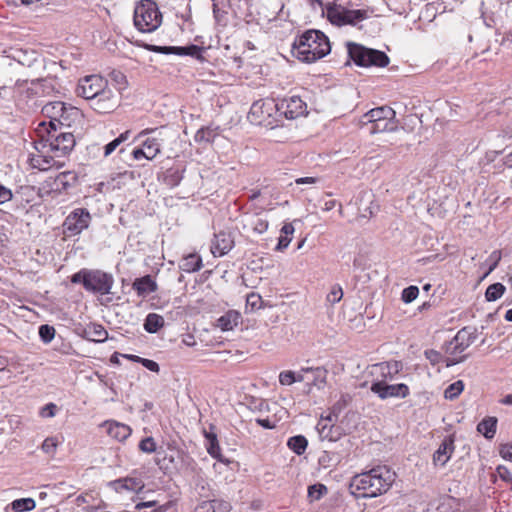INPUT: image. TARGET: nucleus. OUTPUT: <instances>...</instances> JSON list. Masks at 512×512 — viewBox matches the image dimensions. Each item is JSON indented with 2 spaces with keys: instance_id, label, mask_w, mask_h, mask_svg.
Returning a JSON list of instances; mask_svg holds the SVG:
<instances>
[{
  "instance_id": "nucleus-1",
  "label": "nucleus",
  "mask_w": 512,
  "mask_h": 512,
  "mask_svg": "<svg viewBox=\"0 0 512 512\" xmlns=\"http://www.w3.org/2000/svg\"><path fill=\"white\" fill-rule=\"evenodd\" d=\"M68 127L54 122L39 124L36 131L38 139L33 142L35 151L28 157L31 168L47 171L64 165L62 158L69 155L76 144L73 133L66 130Z\"/></svg>"
},
{
  "instance_id": "nucleus-2",
  "label": "nucleus",
  "mask_w": 512,
  "mask_h": 512,
  "mask_svg": "<svg viewBox=\"0 0 512 512\" xmlns=\"http://www.w3.org/2000/svg\"><path fill=\"white\" fill-rule=\"evenodd\" d=\"M396 473L388 466L379 465L368 471L354 475L350 481V491L357 498H375L386 493L394 483Z\"/></svg>"
},
{
  "instance_id": "nucleus-3",
  "label": "nucleus",
  "mask_w": 512,
  "mask_h": 512,
  "mask_svg": "<svg viewBox=\"0 0 512 512\" xmlns=\"http://www.w3.org/2000/svg\"><path fill=\"white\" fill-rule=\"evenodd\" d=\"M331 51L328 37L319 30H307L297 37L292 45L293 55L306 63L315 62Z\"/></svg>"
},
{
  "instance_id": "nucleus-4",
  "label": "nucleus",
  "mask_w": 512,
  "mask_h": 512,
  "mask_svg": "<svg viewBox=\"0 0 512 512\" xmlns=\"http://www.w3.org/2000/svg\"><path fill=\"white\" fill-rule=\"evenodd\" d=\"M380 371L382 379L374 380L371 383L370 390L380 399L405 398L409 395V387L404 383L388 384L399 372L400 364L398 362H382L375 365Z\"/></svg>"
},
{
  "instance_id": "nucleus-5",
  "label": "nucleus",
  "mask_w": 512,
  "mask_h": 512,
  "mask_svg": "<svg viewBox=\"0 0 512 512\" xmlns=\"http://www.w3.org/2000/svg\"><path fill=\"white\" fill-rule=\"evenodd\" d=\"M73 284H82L88 292L108 295L114 285L113 275L99 269L83 268L70 277Z\"/></svg>"
},
{
  "instance_id": "nucleus-6",
  "label": "nucleus",
  "mask_w": 512,
  "mask_h": 512,
  "mask_svg": "<svg viewBox=\"0 0 512 512\" xmlns=\"http://www.w3.org/2000/svg\"><path fill=\"white\" fill-rule=\"evenodd\" d=\"M133 22L139 32L152 33L160 27L162 14L154 1L142 0L135 6Z\"/></svg>"
},
{
  "instance_id": "nucleus-7",
  "label": "nucleus",
  "mask_w": 512,
  "mask_h": 512,
  "mask_svg": "<svg viewBox=\"0 0 512 512\" xmlns=\"http://www.w3.org/2000/svg\"><path fill=\"white\" fill-rule=\"evenodd\" d=\"M476 335L468 327L460 329L456 335L443 346L445 352V366L451 367L465 360L463 352L470 347Z\"/></svg>"
},
{
  "instance_id": "nucleus-8",
  "label": "nucleus",
  "mask_w": 512,
  "mask_h": 512,
  "mask_svg": "<svg viewBox=\"0 0 512 512\" xmlns=\"http://www.w3.org/2000/svg\"><path fill=\"white\" fill-rule=\"evenodd\" d=\"M347 51L349 58L353 60L356 65L361 67H385L389 64V57L380 50L367 48L354 42H348Z\"/></svg>"
},
{
  "instance_id": "nucleus-9",
  "label": "nucleus",
  "mask_w": 512,
  "mask_h": 512,
  "mask_svg": "<svg viewBox=\"0 0 512 512\" xmlns=\"http://www.w3.org/2000/svg\"><path fill=\"white\" fill-rule=\"evenodd\" d=\"M39 60V54L29 48H12L0 59V67L6 74H14L17 66L32 67Z\"/></svg>"
},
{
  "instance_id": "nucleus-10",
  "label": "nucleus",
  "mask_w": 512,
  "mask_h": 512,
  "mask_svg": "<svg viewBox=\"0 0 512 512\" xmlns=\"http://www.w3.org/2000/svg\"><path fill=\"white\" fill-rule=\"evenodd\" d=\"M327 17L333 25L356 26L359 22L368 18V11L364 9H347L342 6H334L327 9Z\"/></svg>"
},
{
  "instance_id": "nucleus-11",
  "label": "nucleus",
  "mask_w": 512,
  "mask_h": 512,
  "mask_svg": "<svg viewBox=\"0 0 512 512\" xmlns=\"http://www.w3.org/2000/svg\"><path fill=\"white\" fill-rule=\"evenodd\" d=\"M42 112L50 118V121L46 123L47 125L54 122L58 126H70L69 119L80 116L78 109L74 107L67 108L61 101L47 103L43 106Z\"/></svg>"
},
{
  "instance_id": "nucleus-12",
  "label": "nucleus",
  "mask_w": 512,
  "mask_h": 512,
  "mask_svg": "<svg viewBox=\"0 0 512 512\" xmlns=\"http://www.w3.org/2000/svg\"><path fill=\"white\" fill-rule=\"evenodd\" d=\"M91 220L90 213L83 208L73 210L64 221V232L67 236H76L87 229Z\"/></svg>"
},
{
  "instance_id": "nucleus-13",
  "label": "nucleus",
  "mask_w": 512,
  "mask_h": 512,
  "mask_svg": "<svg viewBox=\"0 0 512 512\" xmlns=\"http://www.w3.org/2000/svg\"><path fill=\"white\" fill-rule=\"evenodd\" d=\"M118 105L119 98L108 85L90 101V107L100 114L111 113Z\"/></svg>"
},
{
  "instance_id": "nucleus-14",
  "label": "nucleus",
  "mask_w": 512,
  "mask_h": 512,
  "mask_svg": "<svg viewBox=\"0 0 512 512\" xmlns=\"http://www.w3.org/2000/svg\"><path fill=\"white\" fill-rule=\"evenodd\" d=\"M108 85L100 75H88L79 80L76 92L89 102Z\"/></svg>"
},
{
  "instance_id": "nucleus-15",
  "label": "nucleus",
  "mask_w": 512,
  "mask_h": 512,
  "mask_svg": "<svg viewBox=\"0 0 512 512\" xmlns=\"http://www.w3.org/2000/svg\"><path fill=\"white\" fill-rule=\"evenodd\" d=\"M37 87L34 80L16 79L15 80V105L24 109L29 102L37 98Z\"/></svg>"
},
{
  "instance_id": "nucleus-16",
  "label": "nucleus",
  "mask_w": 512,
  "mask_h": 512,
  "mask_svg": "<svg viewBox=\"0 0 512 512\" xmlns=\"http://www.w3.org/2000/svg\"><path fill=\"white\" fill-rule=\"evenodd\" d=\"M278 111H281L287 119H296L306 113V103L299 96H291L282 99L274 105Z\"/></svg>"
},
{
  "instance_id": "nucleus-17",
  "label": "nucleus",
  "mask_w": 512,
  "mask_h": 512,
  "mask_svg": "<svg viewBox=\"0 0 512 512\" xmlns=\"http://www.w3.org/2000/svg\"><path fill=\"white\" fill-rule=\"evenodd\" d=\"M144 48L148 51L161 53V54H175L179 56L189 55L195 58H199L202 53V48L197 45H190L187 47L178 46H156L151 44H145Z\"/></svg>"
},
{
  "instance_id": "nucleus-18",
  "label": "nucleus",
  "mask_w": 512,
  "mask_h": 512,
  "mask_svg": "<svg viewBox=\"0 0 512 512\" xmlns=\"http://www.w3.org/2000/svg\"><path fill=\"white\" fill-rule=\"evenodd\" d=\"M78 180V176L74 171H64L59 173L53 179L47 181L51 191L62 193L70 187L74 186Z\"/></svg>"
},
{
  "instance_id": "nucleus-19",
  "label": "nucleus",
  "mask_w": 512,
  "mask_h": 512,
  "mask_svg": "<svg viewBox=\"0 0 512 512\" xmlns=\"http://www.w3.org/2000/svg\"><path fill=\"white\" fill-rule=\"evenodd\" d=\"M234 246V240L229 233L221 231L214 235L211 243V253L215 257L227 254Z\"/></svg>"
},
{
  "instance_id": "nucleus-20",
  "label": "nucleus",
  "mask_w": 512,
  "mask_h": 512,
  "mask_svg": "<svg viewBox=\"0 0 512 512\" xmlns=\"http://www.w3.org/2000/svg\"><path fill=\"white\" fill-rule=\"evenodd\" d=\"M109 486L112 487L118 493L124 490L139 493L145 487L143 481L140 478L135 477H125L111 481L109 483Z\"/></svg>"
},
{
  "instance_id": "nucleus-21",
  "label": "nucleus",
  "mask_w": 512,
  "mask_h": 512,
  "mask_svg": "<svg viewBox=\"0 0 512 512\" xmlns=\"http://www.w3.org/2000/svg\"><path fill=\"white\" fill-rule=\"evenodd\" d=\"M454 451V440L446 437L433 455L435 465L444 466Z\"/></svg>"
},
{
  "instance_id": "nucleus-22",
  "label": "nucleus",
  "mask_w": 512,
  "mask_h": 512,
  "mask_svg": "<svg viewBox=\"0 0 512 512\" xmlns=\"http://www.w3.org/2000/svg\"><path fill=\"white\" fill-rule=\"evenodd\" d=\"M103 425L107 427L108 435L120 442L126 440L132 433L130 426L117 421H106Z\"/></svg>"
},
{
  "instance_id": "nucleus-23",
  "label": "nucleus",
  "mask_w": 512,
  "mask_h": 512,
  "mask_svg": "<svg viewBox=\"0 0 512 512\" xmlns=\"http://www.w3.org/2000/svg\"><path fill=\"white\" fill-rule=\"evenodd\" d=\"M460 501L451 496H445L438 500L436 505H431L424 512H460Z\"/></svg>"
},
{
  "instance_id": "nucleus-24",
  "label": "nucleus",
  "mask_w": 512,
  "mask_h": 512,
  "mask_svg": "<svg viewBox=\"0 0 512 512\" xmlns=\"http://www.w3.org/2000/svg\"><path fill=\"white\" fill-rule=\"evenodd\" d=\"M132 288L137 292L138 296L146 297L147 295L157 291V283L150 275L136 278L132 284Z\"/></svg>"
},
{
  "instance_id": "nucleus-25",
  "label": "nucleus",
  "mask_w": 512,
  "mask_h": 512,
  "mask_svg": "<svg viewBox=\"0 0 512 512\" xmlns=\"http://www.w3.org/2000/svg\"><path fill=\"white\" fill-rule=\"evenodd\" d=\"M241 314L236 310H229L216 320V327L221 331L233 330L241 321Z\"/></svg>"
},
{
  "instance_id": "nucleus-26",
  "label": "nucleus",
  "mask_w": 512,
  "mask_h": 512,
  "mask_svg": "<svg viewBox=\"0 0 512 512\" xmlns=\"http://www.w3.org/2000/svg\"><path fill=\"white\" fill-rule=\"evenodd\" d=\"M395 116L396 113L391 107L382 106L368 111L363 115V119L366 120L365 123H373L385 119H395Z\"/></svg>"
},
{
  "instance_id": "nucleus-27",
  "label": "nucleus",
  "mask_w": 512,
  "mask_h": 512,
  "mask_svg": "<svg viewBox=\"0 0 512 512\" xmlns=\"http://www.w3.org/2000/svg\"><path fill=\"white\" fill-rule=\"evenodd\" d=\"M230 503L223 500L204 501L197 505L193 512H229Z\"/></svg>"
},
{
  "instance_id": "nucleus-28",
  "label": "nucleus",
  "mask_w": 512,
  "mask_h": 512,
  "mask_svg": "<svg viewBox=\"0 0 512 512\" xmlns=\"http://www.w3.org/2000/svg\"><path fill=\"white\" fill-rule=\"evenodd\" d=\"M184 171L185 169L179 166L170 167L162 174V182L169 188H174L182 181Z\"/></svg>"
},
{
  "instance_id": "nucleus-29",
  "label": "nucleus",
  "mask_w": 512,
  "mask_h": 512,
  "mask_svg": "<svg viewBox=\"0 0 512 512\" xmlns=\"http://www.w3.org/2000/svg\"><path fill=\"white\" fill-rule=\"evenodd\" d=\"M37 87V96L45 97L57 91L58 83L55 78L33 79Z\"/></svg>"
},
{
  "instance_id": "nucleus-30",
  "label": "nucleus",
  "mask_w": 512,
  "mask_h": 512,
  "mask_svg": "<svg viewBox=\"0 0 512 512\" xmlns=\"http://www.w3.org/2000/svg\"><path fill=\"white\" fill-rule=\"evenodd\" d=\"M273 103L270 101L258 100L255 101L250 108V115L254 117L258 122H262L264 114L270 116V110L272 109Z\"/></svg>"
},
{
  "instance_id": "nucleus-31",
  "label": "nucleus",
  "mask_w": 512,
  "mask_h": 512,
  "mask_svg": "<svg viewBox=\"0 0 512 512\" xmlns=\"http://www.w3.org/2000/svg\"><path fill=\"white\" fill-rule=\"evenodd\" d=\"M4 74L5 79L0 78V83L2 85L0 86V98L6 101H13L15 103V83L12 86H8L6 82H12L14 80L13 74H6L2 71Z\"/></svg>"
},
{
  "instance_id": "nucleus-32",
  "label": "nucleus",
  "mask_w": 512,
  "mask_h": 512,
  "mask_svg": "<svg viewBox=\"0 0 512 512\" xmlns=\"http://www.w3.org/2000/svg\"><path fill=\"white\" fill-rule=\"evenodd\" d=\"M294 226L292 225V223H285L280 232H281V235L278 239V243L275 247V250L276 251H284L288 246L289 244L291 243L292 241V235L294 234Z\"/></svg>"
},
{
  "instance_id": "nucleus-33",
  "label": "nucleus",
  "mask_w": 512,
  "mask_h": 512,
  "mask_svg": "<svg viewBox=\"0 0 512 512\" xmlns=\"http://www.w3.org/2000/svg\"><path fill=\"white\" fill-rule=\"evenodd\" d=\"M163 316L157 313H149L144 321L143 327L148 333H157L164 326Z\"/></svg>"
},
{
  "instance_id": "nucleus-34",
  "label": "nucleus",
  "mask_w": 512,
  "mask_h": 512,
  "mask_svg": "<svg viewBox=\"0 0 512 512\" xmlns=\"http://www.w3.org/2000/svg\"><path fill=\"white\" fill-rule=\"evenodd\" d=\"M201 268L202 259L197 254H189L185 256L180 263V269L188 273L196 272Z\"/></svg>"
},
{
  "instance_id": "nucleus-35",
  "label": "nucleus",
  "mask_w": 512,
  "mask_h": 512,
  "mask_svg": "<svg viewBox=\"0 0 512 512\" xmlns=\"http://www.w3.org/2000/svg\"><path fill=\"white\" fill-rule=\"evenodd\" d=\"M497 418L486 417L478 425L477 431L485 438L492 439L496 433Z\"/></svg>"
},
{
  "instance_id": "nucleus-36",
  "label": "nucleus",
  "mask_w": 512,
  "mask_h": 512,
  "mask_svg": "<svg viewBox=\"0 0 512 512\" xmlns=\"http://www.w3.org/2000/svg\"><path fill=\"white\" fill-rule=\"evenodd\" d=\"M331 417L321 419L316 426L319 436L322 440L334 441L336 437L333 435V425L330 424Z\"/></svg>"
},
{
  "instance_id": "nucleus-37",
  "label": "nucleus",
  "mask_w": 512,
  "mask_h": 512,
  "mask_svg": "<svg viewBox=\"0 0 512 512\" xmlns=\"http://www.w3.org/2000/svg\"><path fill=\"white\" fill-rule=\"evenodd\" d=\"M246 226L250 227L251 230L257 234H263L269 227L267 219L261 218L258 215H253L247 219Z\"/></svg>"
},
{
  "instance_id": "nucleus-38",
  "label": "nucleus",
  "mask_w": 512,
  "mask_h": 512,
  "mask_svg": "<svg viewBox=\"0 0 512 512\" xmlns=\"http://www.w3.org/2000/svg\"><path fill=\"white\" fill-rule=\"evenodd\" d=\"M142 147L147 152V160L154 159L161 152V142L157 138H147L142 142Z\"/></svg>"
},
{
  "instance_id": "nucleus-39",
  "label": "nucleus",
  "mask_w": 512,
  "mask_h": 512,
  "mask_svg": "<svg viewBox=\"0 0 512 512\" xmlns=\"http://www.w3.org/2000/svg\"><path fill=\"white\" fill-rule=\"evenodd\" d=\"M287 445L294 453L302 455L307 448L308 442L304 436L297 435L289 438Z\"/></svg>"
},
{
  "instance_id": "nucleus-40",
  "label": "nucleus",
  "mask_w": 512,
  "mask_h": 512,
  "mask_svg": "<svg viewBox=\"0 0 512 512\" xmlns=\"http://www.w3.org/2000/svg\"><path fill=\"white\" fill-rule=\"evenodd\" d=\"M36 503L33 498L16 499L11 503V507L15 512H28L35 508Z\"/></svg>"
},
{
  "instance_id": "nucleus-41",
  "label": "nucleus",
  "mask_w": 512,
  "mask_h": 512,
  "mask_svg": "<svg viewBox=\"0 0 512 512\" xmlns=\"http://www.w3.org/2000/svg\"><path fill=\"white\" fill-rule=\"evenodd\" d=\"M394 119H385L371 123V127L369 131L371 134L385 132V131H393L395 129Z\"/></svg>"
},
{
  "instance_id": "nucleus-42",
  "label": "nucleus",
  "mask_w": 512,
  "mask_h": 512,
  "mask_svg": "<svg viewBox=\"0 0 512 512\" xmlns=\"http://www.w3.org/2000/svg\"><path fill=\"white\" fill-rule=\"evenodd\" d=\"M505 290V286L501 283L491 284L486 289L485 298L487 301H496L504 294Z\"/></svg>"
},
{
  "instance_id": "nucleus-43",
  "label": "nucleus",
  "mask_w": 512,
  "mask_h": 512,
  "mask_svg": "<svg viewBox=\"0 0 512 512\" xmlns=\"http://www.w3.org/2000/svg\"><path fill=\"white\" fill-rule=\"evenodd\" d=\"M263 299L258 293L251 292L246 297V312H254L261 309Z\"/></svg>"
},
{
  "instance_id": "nucleus-44",
  "label": "nucleus",
  "mask_w": 512,
  "mask_h": 512,
  "mask_svg": "<svg viewBox=\"0 0 512 512\" xmlns=\"http://www.w3.org/2000/svg\"><path fill=\"white\" fill-rule=\"evenodd\" d=\"M464 383L462 380H457L450 384L444 391V397L448 400L456 399L463 391Z\"/></svg>"
},
{
  "instance_id": "nucleus-45",
  "label": "nucleus",
  "mask_w": 512,
  "mask_h": 512,
  "mask_svg": "<svg viewBox=\"0 0 512 512\" xmlns=\"http://www.w3.org/2000/svg\"><path fill=\"white\" fill-rule=\"evenodd\" d=\"M88 333L93 336L92 340L97 342H103L108 337V332L100 324H92L88 327Z\"/></svg>"
},
{
  "instance_id": "nucleus-46",
  "label": "nucleus",
  "mask_w": 512,
  "mask_h": 512,
  "mask_svg": "<svg viewBox=\"0 0 512 512\" xmlns=\"http://www.w3.org/2000/svg\"><path fill=\"white\" fill-rule=\"evenodd\" d=\"M305 372H312L314 374L313 384L322 387L326 383L327 370L322 367L317 368H306L303 369Z\"/></svg>"
},
{
  "instance_id": "nucleus-47",
  "label": "nucleus",
  "mask_w": 512,
  "mask_h": 512,
  "mask_svg": "<svg viewBox=\"0 0 512 512\" xmlns=\"http://www.w3.org/2000/svg\"><path fill=\"white\" fill-rule=\"evenodd\" d=\"M157 505V502L156 501H147V502H140V503H137L135 505V510L136 511H139L143 508H151V507H154V509L152 510V512H166L171 504L169 502L163 504V505Z\"/></svg>"
},
{
  "instance_id": "nucleus-48",
  "label": "nucleus",
  "mask_w": 512,
  "mask_h": 512,
  "mask_svg": "<svg viewBox=\"0 0 512 512\" xmlns=\"http://www.w3.org/2000/svg\"><path fill=\"white\" fill-rule=\"evenodd\" d=\"M109 76L117 90L121 91L127 87L126 76L121 71L113 70Z\"/></svg>"
},
{
  "instance_id": "nucleus-49",
  "label": "nucleus",
  "mask_w": 512,
  "mask_h": 512,
  "mask_svg": "<svg viewBox=\"0 0 512 512\" xmlns=\"http://www.w3.org/2000/svg\"><path fill=\"white\" fill-rule=\"evenodd\" d=\"M215 135L214 130L210 128H201L195 133L194 140L198 143L212 142Z\"/></svg>"
},
{
  "instance_id": "nucleus-50",
  "label": "nucleus",
  "mask_w": 512,
  "mask_h": 512,
  "mask_svg": "<svg viewBox=\"0 0 512 512\" xmlns=\"http://www.w3.org/2000/svg\"><path fill=\"white\" fill-rule=\"evenodd\" d=\"M54 336L55 328L53 326L44 324L39 327V337L44 343H50L53 340Z\"/></svg>"
},
{
  "instance_id": "nucleus-51",
  "label": "nucleus",
  "mask_w": 512,
  "mask_h": 512,
  "mask_svg": "<svg viewBox=\"0 0 512 512\" xmlns=\"http://www.w3.org/2000/svg\"><path fill=\"white\" fill-rule=\"evenodd\" d=\"M343 297V290L342 287L338 284L333 285L331 287V290L326 296V301L330 303L331 305H334L338 303Z\"/></svg>"
},
{
  "instance_id": "nucleus-52",
  "label": "nucleus",
  "mask_w": 512,
  "mask_h": 512,
  "mask_svg": "<svg viewBox=\"0 0 512 512\" xmlns=\"http://www.w3.org/2000/svg\"><path fill=\"white\" fill-rule=\"evenodd\" d=\"M326 492L327 488L323 484H314L308 487V497L312 500H319Z\"/></svg>"
},
{
  "instance_id": "nucleus-53",
  "label": "nucleus",
  "mask_w": 512,
  "mask_h": 512,
  "mask_svg": "<svg viewBox=\"0 0 512 512\" xmlns=\"http://www.w3.org/2000/svg\"><path fill=\"white\" fill-rule=\"evenodd\" d=\"M419 294V289L417 286L411 285L405 289H403L401 294V299L404 303H411L414 301Z\"/></svg>"
},
{
  "instance_id": "nucleus-54",
  "label": "nucleus",
  "mask_w": 512,
  "mask_h": 512,
  "mask_svg": "<svg viewBox=\"0 0 512 512\" xmlns=\"http://www.w3.org/2000/svg\"><path fill=\"white\" fill-rule=\"evenodd\" d=\"M140 451L151 454L156 451V442L153 437H146L139 443Z\"/></svg>"
},
{
  "instance_id": "nucleus-55",
  "label": "nucleus",
  "mask_w": 512,
  "mask_h": 512,
  "mask_svg": "<svg viewBox=\"0 0 512 512\" xmlns=\"http://www.w3.org/2000/svg\"><path fill=\"white\" fill-rule=\"evenodd\" d=\"M426 358L430 361L432 365H437L440 363H445V355H442L440 352L436 350H427L425 351Z\"/></svg>"
},
{
  "instance_id": "nucleus-56",
  "label": "nucleus",
  "mask_w": 512,
  "mask_h": 512,
  "mask_svg": "<svg viewBox=\"0 0 512 512\" xmlns=\"http://www.w3.org/2000/svg\"><path fill=\"white\" fill-rule=\"evenodd\" d=\"M207 452L210 456L215 459H220L221 457V449L218 443L217 436L212 437V442L207 445Z\"/></svg>"
},
{
  "instance_id": "nucleus-57",
  "label": "nucleus",
  "mask_w": 512,
  "mask_h": 512,
  "mask_svg": "<svg viewBox=\"0 0 512 512\" xmlns=\"http://www.w3.org/2000/svg\"><path fill=\"white\" fill-rule=\"evenodd\" d=\"M57 445V440L53 437H49L43 441L41 448L46 454L53 455L56 451Z\"/></svg>"
},
{
  "instance_id": "nucleus-58",
  "label": "nucleus",
  "mask_w": 512,
  "mask_h": 512,
  "mask_svg": "<svg viewBox=\"0 0 512 512\" xmlns=\"http://www.w3.org/2000/svg\"><path fill=\"white\" fill-rule=\"evenodd\" d=\"M279 382L281 385H292L296 382V374L293 371H282L279 374Z\"/></svg>"
},
{
  "instance_id": "nucleus-59",
  "label": "nucleus",
  "mask_w": 512,
  "mask_h": 512,
  "mask_svg": "<svg viewBox=\"0 0 512 512\" xmlns=\"http://www.w3.org/2000/svg\"><path fill=\"white\" fill-rule=\"evenodd\" d=\"M496 473H497V476L504 482L508 483V484H511L512 483V473L510 472V470L504 466V465H499L497 468H496Z\"/></svg>"
},
{
  "instance_id": "nucleus-60",
  "label": "nucleus",
  "mask_w": 512,
  "mask_h": 512,
  "mask_svg": "<svg viewBox=\"0 0 512 512\" xmlns=\"http://www.w3.org/2000/svg\"><path fill=\"white\" fill-rule=\"evenodd\" d=\"M56 410V404L48 403L40 409L39 415L43 418H52L55 416Z\"/></svg>"
},
{
  "instance_id": "nucleus-61",
  "label": "nucleus",
  "mask_w": 512,
  "mask_h": 512,
  "mask_svg": "<svg viewBox=\"0 0 512 512\" xmlns=\"http://www.w3.org/2000/svg\"><path fill=\"white\" fill-rule=\"evenodd\" d=\"M256 423L265 429H274L277 426L276 418H256Z\"/></svg>"
},
{
  "instance_id": "nucleus-62",
  "label": "nucleus",
  "mask_w": 512,
  "mask_h": 512,
  "mask_svg": "<svg viewBox=\"0 0 512 512\" xmlns=\"http://www.w3.org/2000/svg\"><path fill=\"white\" fill-rule=\"evenodd\" d=\"M13 198L12 191L0 182V205H3Z\"/></svg>"
},
{
  "instance_id": "nucleus-63",
  "label": "nucleus",
  "mask_w": 512,
  "mask_h": 512,
  "mask_svg": "<svg viewBox=\"0 0 512 512\" xmlns=\"http://www.w3.org/2000/svg\"><path fill=\"white\" fill-rule=\"evenodd\" d=\"M139 363H141L146 369L158 373L160 370L159 364L153 360L146 358H138Z\"/></svg>"
},
{
  "instance_id": "nucleus-64",
  "label": "nucleus",
  "mask_w": 512,
  "mask_h": 512,
  "mask_svg": "<svg viewBox=\"0 0 512 512\" xmlns=\"http://www.w3.org/2000/svg\"><path fill=\"white\" fill-rule=\"evenodd\" d=\"M499 454L503 459L512 462V443L501 445L499 449Z\"/></svg>"
}]
</instances>
